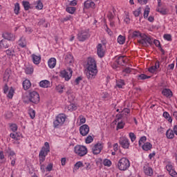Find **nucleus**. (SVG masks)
Here are the masks:
<instances>
[{"label":"nucleus","mask_w":177,"mask_h":177,"mask_svg":"<svg viewBox=\"0 0 177 177\" xmlns=\"http://www.w3.org/2000/svg\"><path fill=\"white\" fill-rule=\"evenodd\" d=\"M66 118L67 116L64 113H59L57 117L55 120L53 122L54 128H59V127H62L63 124L66 122Z\"/></svg>","instance_id":"obj_3"},{"label":"nucleus","mask_w":177,"mask_h":177,"mask_svg":"<svg viewBox=\"0 0 177 177\" xmlns=\"http://www.w3.org/2000/svg\"><path fill=\"white\" fill-rule=\"evenodd\" d=\"M129 167H131V163L129 162V160L126 158H122L118 161V168L120 171H127Z\"/></svg>","instance_id":"obj_4"},{"label":"nucleus","mask_w":177,"mask_h":177,"mask_svg":"<svg viewBox=\"0 0 177 177\" xmlns=\"http://www.w3.org/2000/svg\"><path fill=\"white\" fill-rule=\"evenodd\" d=\"M129 138H130L131 142H135V140H136V136H135V133H129Z\"/></svg>","instance_id":"obj_53"},{"label":"nucleus","mask_w":177,"mask_h":177,"mask_svg":"<svg viewBox=\"0 0 177 177\" xmlns=\"http://www.w3.org/2000/svg\"><path fill=\"white\" fill-rule=\"evenodd\" d=\"M2 37L4 38V39H7L8 41H15L16 39L15 35L8 32L3 33Z\"/></svg>","instance_id":"obj_13"},{"label":"nucleus","mask_w":177,"mask_h":177,"mask_svg":"<svg viewBox=\"0 0 177 177\" xmlns=\"http://www.w3.org/2000/svg\"><path fill=\"white\" fill-rule=\"evenodd\" d=\"M138 42L140 45H142V46H149V45L153 44V38L143 34L142 36H141V39L138 40Z\"/></svg>","instance_id":"obj_5"},{"label":"nucleus","mask_w":177,"mask_h":177,"mask_svg":"<svg viewBox=\"0 0 177 177\" xmlns=\"http://www.w3.org/2000/svg\"><path fill=\"white\" fill-rule=\"evenodd\" d=\"M66 64L71 66L74 63V57L71 54H67L64 57Z\"/></svg>","instance_id":"obj_15"},{"label":"nucleus","mask_w":177,"mask_h":177,"mask_svg":"<svg viewBox=\"0 0 177 177\" xmlns=\"http://www.w3.org/2000/svg\"><path fill=\"white\" fill-rule=\"evenodd\" d=\"M124 85H125L124 80H120L119 82H117L116 86H118V88H122V86H124Z\"/></svg>","instance_id":"obj_49"},{"label":"nucleus","mask_w":177,"mask_h":177,"mask_svg":"<svg viewBox=\"0 0 177 177\" xmlns=\"http://www.w3.org/2000/svg\"><path fill=\"white\" fill-rule=\"evenodd\" d=\"M149 13H150V8H149V6H147L144 11V19H147V17H149Z\"/></svg>","instance_id":"obj_37"},{"label":"nucleus","mask_w":177,"mask_h":177,"mask_svg":"<svg viewBox=\"0 0 177 177\" xmlns=\"http://www.w3.org/2000/svg\"><path fill=\"white\" fill-rule=\"evenodd\" d=\"M143 35L140 33V31H134L131 35L129 36L130 38H137V37H140L142 38Z\"/></svg>","instance_id":"obj_34"},{"label":"nucleus","mask_w":177,"mask_h":177,"mask_svg":"<svg viewBox=\"0 0 177 177\" xmlns=\"http://www.w3.org/2000/svg\"><path fill=\"white\" fill-rule=\"evenodd\" d=\"M166 169L169 171L170 176L177 177V173L175 171V169H174V166L171 163L166 165Z\"/></svg>","instance_id":"obj_10"},{"label":"nucleus","mask_w":177,"mask_h":177,"mask_svg":"<svg viewBox=\"0 0 177 177\" xmlns=\"http://www.w3.org/2000/svg\"><path fill=\"white\" fill-rule=\"evenodd\" d=\"M151 147H153V145H152L151 143H150V142H145V143L142 145V149H143L145 151H149V150H151Z\"/></svg>","instance_id":"obj_29"},{"label":"nucleus","mask_w":177,"mask_h":177,"mask_svg":"<svg viewBox=\"0 0 177 177\" xmlns=\"http://www.w3.org/2000/svg\"><path fill=\"white\" fill-rule=\"evenodd\" d=\"M88 38H89V33L88 32H82L78 36L79 41H82L88 39Z\"/></svg>","instance_id":"obj_18"},{"label":"nucleus","mask_w":177,"mask_h":177,"mask_svg":"<svg viewBox=\"0 0 177 177\" xmlns=\"http://www.w3.org/2000/svg\"><path fill=\"white\" fill-rule=\"evenodd\" d=\"M138 80H148L149 78H151V76H148L145 74H141L138 76Z\"/></svg>","instance_id":"obj_40"},{"label":"nucleus","mask_w":177,"mask_h":177,"mask_svg":"<svg viewBox=\"0 0 177 177\" xmlns=\"http://www.w3.org/2000/svg\"><path fill=\"white\" fill-rule=\"evenodd\" d=\"M97 53L99 57H104V49L103 48V44H99L97 46Z\"/></svg>","instance_id":"obj_14"},{"label":"nucleus","mask_w":177,"mask_h":177,"mask_svg":"<svg viewBox=\"0 0 177 177\" xmlns=\"http://www.w3.org/2000/svg\"><path fill=\"white\" fill-rule=\"evenodd\" d=\"M9 78H10V71L9 70H6L3 77L4 82H8Z\"/></svg>","instance_id":"obj_24"},{"label":"nucleus","mask_w":177,"mask_h":177,"mask_svg":"<svg viewBox=\"0 0 177 177\" xmlns=\"http://www.w3.org/2000/svg\"><path fill=\"white\" fill-rule=\"evenodd\" d=\"M153 42L154 45L157 46V48H159L160 52L162 53V55H165V50H164V49H162V47H161V44L160 43V41L157 39H153Z\"/></svg>","instance_id":"obj_20"},{"label":"nucleus","mask_w":177,"mask_h":177,"mask_svg":"<svg viewBox=\"0 0 177 177\" xmlns=\"http://www.w3.org/2000/svg\"><path fill=\"white\" fill-rule=\"evenodd\" d=\"M142 13V8H140L133 12V15L136 17H139V15Z\"/></svg>","instance_id":"obj_48"},{"label":"nucleus","mask_w":177,"mask_h":177,"mask_svg":"<svg viewBox=\"0 0 177 177\" xmlns=\"http://www.w3.org/2000/svg\"><path fill=\"white\" fill-rule=\"evenodd\" d=\"M103 164L105 167H111V160L105 159L103 162Z\"/></svg>","instance_id":"obj_45"},{"label":"nucleus","mask_w":177,"mask_h":177,"mask_svg":"<svg viewBox=\"0 0 177 177\" xmlns=\"http://www.w3.org/2000/svg\"><path fill=\"white\" fill-rule=\"evenodd\" d=\"M32 61L35 64H39L41 63V55H37L35 54L32 55Z\"/></svg>","instance_id":"obj_21"},{"label":"nucleus","mask_w":177,"mask_h":177,"mask_svg":"<svg viewBox=\"0 0 177 177\" xmlns=\"http://www.w3.org/2000/svg\"><path fill=\"white\" fill-rule=\"evenodd\" d=\"M118 42L120 44V45H124V44H125V37L119 35L118 37Z\"/></svg>","instance_id":"obj_35"},{"label":"nucleus","mask_w":177,"mask_h":177,"mask_svg":"<svg viewBox=\"0 0 177 177\" xmlns=\"http://www.w3.org/2000/svg\"><path fill=\"white\" fill-rule=\"evenodd\" d=\"M15 93V90L13 89V87H11L9 90L8 94L7 95L9 99H12L13 97V95Z\"/></svg>","instance_id":"obj_42"},{"label":"nucleus","mask_w":177,"mask_h":177,"mask_svg":"<svg viewBox=\"0 0 177 177\" xmlns=\"http://www.w3.org/2000/svg\"><path fill=\"white\" fill-rule=\"evenodd\" d=\"M147 140V138H146V136L141 137L138 142L139 146H142V143H145V142H146Z\"/></svg>","instance_id":"obj_51"},{"label":"nucleus","mask_w":177,"mask_h":177,"mask_svg":"<svg viewBox=\"0 0 177 177\" xmlns=\"http://www.w3.org/2000/svg\"><path fill=\"white\" fill-rule=\"evenodd\" d=\"M29 102L38 104L39 103V94L37 91H32L29 94Z\"/></svg>","instance_id":"obj_7"},{"label":"nucleus","mask_w":177,"mask_h":177,"mask_svg":"<svg viewBox=\"0 0 177 177\" xmlns=\"http://www.w3.org/2000/svg\"><path fill=\"white\" fill-rule=\"evenodd\" d=\"M36 9H39L41 10L44 8V4H42V2H41V0L37 1V4L35 6Z\"/></svg>","instance_id":"obj_46"},{"label":"nucleus","mask_w":177,"mask_h":177,"mask_svg":"<svg viewBox=\"0 0 177 177\" xmlns=\"http://www.w3.org/2000/svg\"><path fill=\"white\" fill-rule=\"evenodd\" d=\"M80 132L82 136H86L89 133V126L83 124L80 127Z\"/></svg>","instance_id":"obj_11"},{"label":"nucleus","mask_w":177,"mask_h":177,"mask_svg":"<svg viewBox=\"0 0 177 177\" xmlns=\"http://www.w3.org/2000/svg\"><path fill=\"white\" fill-rule=\"evenodd\" d=\"M11 128V131H12V132H16V131H17V125L16 124H13L10 126Z\"/></svg>","instance_id":"obj_57"},{"label":"nucleus","mask_w":177,"mask_h":177,"mask_svg":"<svg viewBox=\"0 0 177 177\" xmlns=\"http://www.w3.org/2000/svg\"><path fill=\"white\" fill-rule=\"evenodd\" d=\"M131 68H126L123 70L122 73H126V74H129L131 73Z\"/></svg>","instance_id":"obj_64"},{"label":"nucleus","mask_w":177,"mask_h":177,"mask_svg":"<svg viewBox=\"0 0 177 177\" xmlns=\"http://www.w3.org/2000/svg\"><path fill=\"white\" fill-rule=\"evenodd\" d=\"M164 39L167 41H172V36L171 35L165 34L164 35Z\"/></svg>","instance_id":"obj_54"},{"label":"nucleus","mask_w":177,"mask_h":177,"mask_svg":"<svg viewBox=\"0 0 177 177\" xmlns=\"http://www.w3.org/2000/svg\"><path fill=\"white\" fill-rule=\"evenodd\" d=\"M48 64L50 68H55V67L56 66V59L50 58L48 62Z\"/></svg>","instance_id":"obj_25"},{"label":"nucleus","mask_w":177,"mask_h":177,"mask_svg":"<svg viewBox=\"0 0 177 177\" xmlns=\"http://www.w3.org/2000/svg\"><path fill=\"white\" fill-rule=\"evenodd\" d=\"M23 87L25 91H27L31 88V82L29 80H25L23 82Z\"/></svg>","instance_id":"obj_22"},{"label":"nucleus","mask_w":177,"mask_h":177,"mask_svg":"<svg viewBox=\"0 0 177 177\" xmlns=\"http://www.w3.org/2000/svg\"><path fill=\"white\" fill-rule=\"evenodd\" d=\"M79 118L80 120V124H85V122H86V118H85L84 115H80Z\"/></svg>","instance_id":"obj_52"},{"label":"nucleus","mask_w":177,"mask_h":177,"mask_svg":"<svg viewBox=\"0 0 177 177\" xmlns=\"http://www.w3.org/2000/svg\"><path fill=\"white\" fill-rule=\"evenodd\" d=\"M66 12H68V13H70L71 15H74V12L76 10L75 7H68L66 8Z\"/></svg>","instance_id":"obj_39"},{"label":"nucleus","mask_w":177,"mask_h":177,"mask_svg":"<svg viewBox=\"0 0 177 177\" xmlns=\"http://www.w3.org/2000/svg\"><path fill=\"white\" fill-rule=\"evenodd\" d=\"M97 74V66H96V61L92 57H88L87 61V71L86 73L88 80H93Z\"/></svg>","instance_id":"obj_1"},{"label":"nucleus","mask_w":177,"mask_h":177,"mask_svg":"<svg viewBox=\"0 0 177 177\" xmlns=\"http://www.w3.org/2000/svg\"><path fill=\"white\" fill-rule=\"evenodd\" d=\"M119 145H120L123 149H129V140H128V138H122L119 140Z\"/></svg>","instance_id":"obj_12"},{"label":"nucleus","mask_w":177,"mask_h":177,"mask_svg":"<svg viewBox=\"0 0 177 177\" xmlns=\"http://www.w3.org/2000/svg\"><path fill=\"white\" fill-rule=\"evenodd\" d=\"M75 153L79 156V157H84V156L88 154V149L84 145H76L75 147Z\"/></svg>","instance_id":"obj_6"},{"label":"nucleus","mask_w":177,"mask_h":177,"mask_svg":"<svg viewBox=\"0 0 177 177\" xmlns=\"http://www.w3.org/2000/svg\"><path fill=\"white\" fill-rule=\"evenodd\" d=\"M122 114H118L116 115L115 122H120V120H122Z\"/></svg>","instance_id":"obj_55"},{"label":"nucleus","mask_w":177,"mask_h":177,"mask_svg":"<svg viewBox=\"0 0 177 177\" xmlns=\"http://www.w3.org/2000/svg\"><path fill=\"white\" fill-rule=\"evenodd\" d=\"M45 24V19H41L38 22V26H44Z\"/></svg>","instance_id":"obj_62"},{"label":"nucleus","mask_w":177,"mask_h":177,"mask_svg":"<svg viewBox=\"0 0 177 177\" xmlns=\"http://www.w3.org/2000/svg\"><path fill=\"white\" fill-rule=\"evenodd\" d=\"M29 115L32 120H34L35 118V111L32 109H29Z\"/></svg>","instance_id":"obj_44"},{"label":"nucleus","mask_w":177,"mask_h":177,"mask_svg":"<svg viewBox=\"0 0 177 177\" xmlns=\"http://www.w3.org/2000/svg\"><path fill=\"white\" fill-rule=\"evenodd\" d=\"M102 150H103V144L100 142H97L92 148L93 154L95 155L100 154Z\"/></svg>","instance_id":"obj_9"},{"label":"nucleus","mask_w":177,"mask_h":177,"mask_svg":"<svg viewBox=\"0 0 177 177\" xmlns=\"http://www.w3.org/2000/svg\"><path fill=\"white\" fill-rule=\"evenodd\" d=\"M144 172L147 176H153V169L147 165L143 167Z\"/></svg>","instance_id":"obj_19"},{"label":"nucleus","mask_w":177,"mask_h":177,"mask_svg":"<svg viewBox=\"0 0 177 177\" xmlns=\"http://www.w3.org/2000/svg\"><path fill=\"white\" fill-rule=\"evenodd\" d=\"M14 13L17 15L20 14V4L19 3L15 4Z\"/></svg>","instance_id":"obj_31"},{"label":"nucleus","mask_w":177,"mask_h":177,"mask_svg":"<svg viewBox=\"0 0 177 177\" xmlns=\"http://www.w3.org/2000/svg\"><path fill=\"white\" fill-rule=\"evenodd\" d=\"M8 91H9V86H8V84L6 83L3 88V92L4 93H8Z\"/></svg>","instance_id":"obj_61"},{"label":"nucleus","mask_w":177,"mask_h":177,"mask_svg":"<svg viewBox=\"0 0 177 177\" xmlns=\"http://www.w3.org/2000/svg\"><path fill=\"white\" fill-rule=\"evenodd\" d=\"M26 74H32L34 73V68L33 67H27L25 69Z\"/></svg>","instance_id":"obj_43"},{"label":"nucleus","mask_w":177,"mask_h":177,"mask_svg":"<svg viewBox=\"0 0 177 177\" xmlns=\"http://www.w3.org/2000/svg\"><path fill=\"white\" fill-rule=\"evenodd\" d=\"M156 70H157L156 68V66H151L149 68L148 71H149V73H156Z\"/></svg>","instance_id":"obj_58"},{"label":"nucleus","mask_w":177,"mask_h":177,"mask_svg":"<svg viewBox=\"0 0 177 177\" xmlns=\"http://www.w3.org/2000/svg\"><path fill=\"white\" fill-rule=\"evenodd\" d=\"M118 66H120V64H118V63L117 62V61L114 62L112 64V68H113L114 70L118 68Z\"/></svg>","instance_id":"obj_59"},{"label":"nucleus","mask_w":177,"mask_h":177,"mask_svg":"<svg viewBox=\"0 0 177 177\" xmlns=\"http://www.w3.org/2000/svg\"><path fill=\"white\" fill-rule=\"evenodd\" d=\"M162 95H163V96H165V97H168L169 99H170V97H172L174 94L172 93L171 89L165 88L162 91Z\"/></svg>","instance_id":"obj_16"},{"label":"nucleus","mask_w":177,"mask_h":177,"mask_svg":"<svg viewBox=\"0 0 177 177\" xmlns=\"http://www.w3.org/2000/svg\"><path fill=\"white\" fill-rule=\"evenodd\" d=\"M163 117L169 121V122H172V118L169 117V113L167 111L163 113Z\"/></svg>","instance_id":"obj_38"},{"label":"nucleus","mask_w":177,"mask_h":177,"mask_svg":"<svg viewBox=\"0 0 177 177\" xmlns=\"http://www.w3.org/2000/svg\"><path fill=\"white\" fill-rule=\"evenodd\" d=\"M60 77L65 79V81H68L73 77V70L68 68L67 71L64 70L60 72Z\"/></svg>","instance_id":"obj_8"},{"label":"nucleus","mask_w":177,"mask_h":177,"mask_svg":"<svg viewBox=\"0 0 177 177\" xmlns=\"http://www.w3.org/2000/svg\"><path fill=\"white\" fill-rule=\"evenodd\" d=\"M70 6H77V0H73L69 3Z\"/></svg>","instance_id":"obj_63"},{"label":"nucleus","mask_w":177,"mask_h":177,"mask_svg":"<svg viewBox=\"0 0 177 177\" xmlns=\"http://www.w3.org/2000/svg\"><path fill=\"white\" fill-rule=\"evenodd\" d=\"M3 48H4L5 49L9 48V44H8V41L5 39H2L0 41V49H3Z\"/></svg>","instance_id":"obj_27"},{"label":"nucleus","mask_w":177,"mask_h":177,"mask_svg":"<svg viewBox=\"0 0 177 177\" xmlns=\"http://www.w3.org/2000/svg\"><path fill=\"white\" fill-rule=\"evenodd\" d=\"M68 110L69 111H74L77 110V106H75V104H70L68 106Z\"/></svg>","instance_id":"obj_41"},{"label":"nucleus","mask_w":177,"mask_h":177,"mask_svg":"<svg viewBox=\"0 0 177 177\" xmlns=\"http://www.w3.org/2000/svg\"><path fill=\"white\" fill-rule=\"evenodd\" d=\"M84 9H89V8H95V2L91 1V0H87L84 2Z\"/></svg>","instance_id":"obj_17"},{"label":"nucleus","mask_w":177,"mask_h":177,"mask_svg":"<svg viewBox=\"0 0 177 177\" xmlns=\"http://www.w3.org/2000/svg\"><path fill=\"white\" fill-rule=\"evenodd\" d=\"M81 81H82V77L79 76L75 79V82L76 85H80V82H81Z\"/></svg>","instance_id":"obj_56"},{"label":"nucleus","mask_w":177,"mask_h":177,"mask_svg":"<svg viewBox=\"0 0 177 177\" xmlns=\"http://www.w3.org/2000/svg\"><path fill=\"white\" fill-rule=\"evenodd\" d=\"M53 169V164L50 163L46 168V169H47L48 171H52V169Z\"/></svg>","instance_id":"obj_60"},{"label":"nucleus","mask_w":177,"mask_h":177,"mask_svg":"<svg viewBox=\"0 0 177 177\" xmlns=\"http://www.w3.org/2000/svg\"><path fill=\"white\" fill-rule=\"evenodd\" d=\"M50 85V82L48 80H42L39 82V86L41 88H48Z\"/></svg>","instance_id":"obj_26"},{"label":"nucleus","mask_w":177,"mask_h":177,"mask_svg":"<svg viewBox=\"0 0 177 177\" xmlns=\"http://www.w3.org/2000/svg\"><path fill=\"white\" fill-rule=\"evenodd\" d=\"M116 61L118 62V64H119V66H124V64H125V63H127L124 56L118 57V59H116Z\"/></svg>","instance_id":"obj_23"},{"label":"nucleus","mask_w":177,"mask_h":177,"mask_svg":"<svg viewBox=\"0 0 177 177\" xmlns=\"http://www.w3.org/2000/svg\"><path fill=\"white\" fill-rule=\"evenodd\" d=\"M86 144L92 143L93 142V138L92 136H88L85 140Z\"/></svg>","instance_id":"obj_50"},{"label":"nucleus","mask_w":177,"mask_h":177,"mask_svg":"<svg viewBox=\"0 0 177 177\" xmlns=\"http://www.w3.org/2000/svg\"><path fill=\"white\" fill-rule=\"evenodd\" d=\"M166 136L168 139H174V138H175V133L174 131L169 129L166 132Z\"/></svg>","instance_id":"obj_28"},{"label":"nucleus","mask_w":177,"mask_h":177,"mask_svg":"<svg viewBox=\"0 0 177 177\" xmlns=\"http://www.w3.org/2000/svg\"><path fill=\"white\" fill-rule=\"evenodd\" d=\"M156 12H158L159 13H160V15H162L163 16H165V15H168V12L167 11L166 8H157Z\"/></svg>","instance_id":"obj_33"},{"label":"nucleus","mask_w":177,"mask_h":177,"mask_svg":"<svg viewBox=\"0 0 177 177\" xmlns=\"http://www.w3.org/2000/svg\"><path fill=\"white\" fill-rule=\"evenodd\" d=\"M6 53L7 56L10 59V57H13V56H16L15 55V50L14 49H8L5 51Z\"/></svg>","instance_id":"obj_30"},{"label":"nucleus","mask_w":177,"mask_h":177,"mask_svg":"<svg viewBox=\"0 0 177 177\" xmlns=\"http://www.w3.org/2000/svg\"><path fill=\"white\" fill-rule=\"evenodd\" d=\"M22 5L24 8L25 10H29L30 9H31V6L30 4L29 1H22Z\"/></svg>","instance_id":"obj_32"},{"label":"nucleus","mask_w":177,"mask_h":177,"mask_svg":"<svg viewBox=\"0 0 177 177\" xmlns=\"http://www.w3.org/2000/svg\"><path fill=\"white\" fill-rule=\"evenodd\" d=\"M82 167H85V165H84V163H82V162H81V161H78L77 162H76L75 164V171H77V169H80V168H81Z\"/></svg>","instance_id":"obj_36"},{"label":"nucleus","mask_w":177,"mask_h":177,"mask_svg":"<svg viewBox=\"0 0 177 177\" xmlns=\"http://www.w3.org/2000/svg\"><path fill=\"white\" fill-rule=\"evenodd\" d=\"M45 147H42L39 153V164H40V169L42 172H45V165H42V162L46 160V156H48V153L50 151V147H49V142H46L44 143Z\"/></svg>","instance_id":"obj_2"},{"label":"nucleus","mask_w":177,"mask_h":177,"mask_svg":"<svg viewBox=\"0 0 177 177\" xmlns=\"http://www.w3.org/2000/svg\"><path fill=\"white\" fill-rule=\"evenodd\" d=\"M124 125H125V123H124V122H118L117 125V129H116L117 131H118V129H122Z\"/></svg>","instance_id":"obj_47"}]
</instances>
